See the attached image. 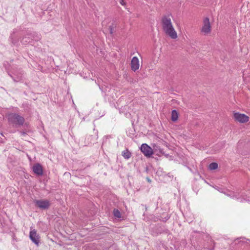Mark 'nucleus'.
<instances>
[{
  "label": "nucleus",
  "instance_id": "f257e3e1",
  "mask_svg": "<svg viewBox=\"0 0 250 250\" xmlns=\"http://www.w3.org/2000/svg\"><path fill=\"white\" fill-rule=\"evenodd\" d=\"M161 22L163 30L166 34L172 39H176L178 36L173 26L171 16L170 15L163 16Z\"/></svg>",
  "mask_w": 250,
  "mask_h": 250
},
{
  "label": "nucleus",
  "instance_id": "f03ea898",
  "mask_svg": "<svg viewBox=\"0 0 250 250\" xmlns=\"http://www.w3.org/2000/svg\"><path fill=\"white\" fill-rule=\"evenodd\" d=\"M7 118L9 124L15 126L23 125L25 121L23 117L16 113H9L7 115Z\"/></svg>",
  "mask_w": 250,
  "mask_h": 250
},
{
  "label": "nucleus",
  "instance_id": "7ed1b4c3",
  "mask_svg": "<svg viewBox=\"0 0 250 250\" xmlns=\"http://www.w3.org/2000/svg\"><path fill=\"white\" fill-rule=\"evenodd\" d=\"M233 118L235 121L241 124H245L250 120V117L244 113L238 112H233Z\"/></svg>",
  "mask_w": 250,
  "mask_h": 250
},
{
  "label": "nucleus",
  "instance_id": "20e7f679",
  "mask_svg": "<svg viewBox=\"0 0 250 250\" xmlns=\"http://www.w3.org/2000/svg\"><path fill=\"white\" fill-rule=\"evenodd\" d=\"M34 203L36 207L42 209H48L50 206V203L47 200H36Z\"/></svg>",
  "mask_w": 250,
  "mask_h": 250
},
{
  "label": "nucleus",
  "instance_id": "39448f33",
  "mask_svg": "<svg viewBox=\"0 0 250 250\" xmlns=\"http://www.w3.org/2000/svg\"><path fill=\"white\" fill-rule=\"evenodd\" d=\"M29 238L31 239V240L37 246H38L39 245L40 241V237L39 235L37 233V231L35 229H33L32 228H30Z\"/></svg>",
  "mask_w": 250,
  "mask_h": 250
},
{
  "label": "nucleus",
  "instance_id": "423d86ee",
  "mask_svg": "<svg viewBox=\"0 0 250 250\" xmlns=\"http://www.w3.org/2000/svg\"><path fill=\"white\" fill-rule=\"evenodd\" d=\"M140 149L144 155L147 157H150L154 153L152 148L146 144H143L141 146Z\"/></svg>",
  "mask_w": 250,
  "mask_h": 250
},
{
  "label": "nucleus",
  "instance_id": "0eeeda50",
  "mask_svg": "<svg viewBox=\"0 0 250 250\" xmlns=\"http://www.w3.org/2000/svg\"><path fill=\"white\" fill-rule=\"evenodd\" d=\"M201 32L204 35H207L211 32V25L209 20L208 18H206L203 21V25L202 26Z\"/></svg>",
  "mask_w": 250,
  "mask_h": 250
},
{
  "label": "nucleus",
  "instance_id": "6e6552de",
  "mask_svg": "<svg viewBox=\"0 0 250 250\" xmlns=\"http://www.w3.org/2000/svg\"><path fill=\"white\" fill-rule=\"evenodd\" d=\"M130 66L131 70L134 72H135L139 69L140 65L139 60L138 57H133L132 58L131 61Z\"/></svg>",
  "mask_w": 250,
  "mask_h": 250
},
{
  "label": "nucleus",
  "instance_id": "1a4fd4ad",
  "mask_svg": "<svg viewBox=\"0 0 250 250\" xmlns=\"http://www.w3.org/2000/svg\"><path fill=\"white\" fill-rule=\"evenodd\" d=\"M33 172L38 175H42L43 174V168L42 165L39 163L35 164L32 167Z\"/></svg>",
  "mask_w": 250,
  "mask_h": 250
},
{
  "label": "nucleus",
  "instance_id": "9d476101",
  "mask_svg": "<svg viewBox=\"0 0 250 250\" xmlns=\"http://www.w3.org/2000/svg\"><path fill=\"white\" fill-rule=\"evenodd\" d=\"M178 119V113L176 110L171 111V119L173 122H176Z\"/></svg>",
  "mask_w": 250,
  "mask_h": 250
},
{
  "label": "nucleus",
  "instance_id": "9b49d317",
  "mask_svg": "<svg viewBox=\"0 0 250 250\" xmlns=\"http://www.w3.org/2000/svg\"><path fill=\"white\" fill-rule=\"evenodd\" d=\"M122 155L125 159H129L131 156V153L127 149L124 151L122 152Z\"/></svg>",
  "mask_w": 250,
  "mask_h": 250
},
{
  "label": "nucleus",
  "instance_id": "f8f14e48",
  "mask_svg": "<svg viewBox=\"0 0 250 250\" xmlns=\"http://www.w3.org/2000/svg\"><path fill=\"white\" fill-rule=\"evenodd\" d=\"M113 214L115 217H116L118 218H121V213L120 211L117 209H114Z\"/></svg>",
  "mask_w": 250,
  "mask_h": 250
},
{
  "label": "nucleus",
  "instance_id": "ddd939ff",
  "mask_svg": "<svg viewBox=\"0 0 250 250\" xmlns=\"http://www.w3.org/2000/svg\"><path fill=\"white\" fill-rule=\"evenodd\" d=\"M209 169L210 170H214L218 168V164L216 163H212L208 166Z\"/></svg>",
  "mask_w": 250,
  "mask_h": 250
},
{
  "label": "nucleus",
  "instance_id": "4468645a",
  "mask_svg": "<svg viewBox=\"0 0 250 250\" xmlns=\"http://www.w3.org/2000/svg\"><path fill=\"white\" fill-rule=\"evenodd\" d=\"M120 3L122 5H125V0H120Z\"/></svg>",
  "mask_w": 250,
  "mask_h": 250
},
{
  "label": "nucleus",
  "instance_id": "2eb2a0df",
  "mask_svg": "<svg viewBox=\"0 0 250 250\" xmlns=\"http://www.w3.org/2000/svg\"><path fill=\"white\" fill-rule=\"evenodd\" d=\"M110 33H113V29L112 28L110 29Z\"/></svg>",
  "mask_w": 250,
  "mask_h": 250
}]
</instances>
